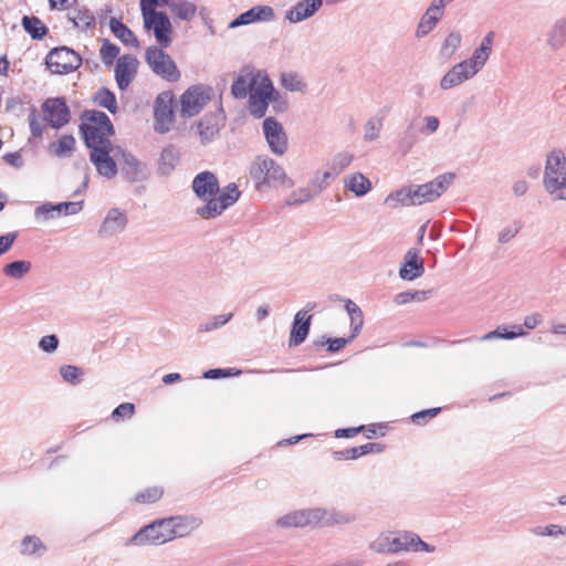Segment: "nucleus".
I'll list each match as a JSON object with an SVG mask.
<instances>
[{
  "mask_svg": "<svg viewBox=\"0 0 566 566\" xmlns=\"http://www.w3.org/2000/svg\"><path fill=\"white\" fill-rule=\"evenodd\" d=\"M169 523L170 522H168L167 518L156 521L145 526L137 534H135L132 538V542L138 545H160L166 542L172 541L174 535L172 531H170Z\"/></svg>",
  "mask_w": 566,
  "mask_h": 566,
  "instance_id": "nucleus-12",
  "label": "nucleus"
},
{
  "mask_svg": "<svg viewBox=\"0 0 566 566\" xmlns=\"http://www.w3.org/2000/svg\"><path fill=\"white\" fill-rule=\"evenodd\" d=\"M365 431V426H360L357 428H345V429H337L335 432V436L337 438H353L359 432Z\"/></svg>",
  "mask_w": 566,
  "mask_h": 566,
  "instance_id": "nucleus-58",
  "label": "nucleus"
},
{
  "mask_svg": "<svg viewBox=\"0 0 566 566\" xmlns=\"http://www.w3.org/2000/svg\"><path fill=\"white\" fill-rule=\"evenodd\" d=\"M541 322V316L538 314H534L531 316H527L524 319V326L528 329H533L537 326V324Z\"/></svg>",
  "mask_w": 566,
  "mask_h": 566,
  "instance_id": "nucleus-63",
  "label": "nucleus"
},
{
  "mask_svg": "<svg viewBox=\"0 0 566 566\" xmlns=\"http://www.w3.org/2000/svg\"><path fill=\"white\" fill-rule=\"evenodd\" d=\"M544 186L549 193L566 188V157L560 149H554L547 156Z\"/></svg>",
  "mask_w": 566,
  "mask_h": 566,
  "instance_id": "nucleus-9",
  "label": "nucleus"
},
{
  "mask_svg": "<svg viewBox=\"0 0 566 566\" xmlns=\"http://www.w3.org/2000/svg\"><path fill=\"white\" fill-rule=\"evenodd\" d=\"M460 43L461 35L459 33H450L442 45V53L451 55L458 49Z\"/></svg>",
  "mask_w": 566,
  "mask_h": 566,
  "instance_id": "nucleus-48",
  "label": "nucleus"
},
{
  "mask_svg": "<svg viewBox=\"0 0 566 566\" xmlns=\"http://www.w3.org/2000/svg\"><path fill=\"white\" fill-rule=\"evenodd\" d=\"M4 160L14 167H19L21 165V155L19 153H10L4 156Z\"/></svg>",
  "mask_w": 566,
  "mask_h": 566,
  "instance_id": "nucleus-62",
  "label": "nucleus"
},
{
  "mask_svg": "<svg viewBox=\"0 0 566 566\" xmlns=\"http://www.w3.org/2000/svg\"><path fill=\"white\" fill-rule=\"evenodd\" d=\"M163 495L164 489L161 486H150L137 493L134 501L140 504H153L158 502Z\"/></svg>",
  "mask_w": 566,
  "mask_h": 566,
  "instance_id": "nucleus-37",
  "label": "nucleus"
},
{
  "mask_svg": "<svg viewBox=\"0 0 566 566\" xmlns=\"http://www.w3.org/2000/svg\"><path fill=\"white\" fill-rule=\"evenodd\" d=\"M59 339L55 335H48L44 336L40 340V347L48 353H51L57 348Z\"/></svg>",
  "mask_w": 566,
  "mask_h": 566,
  "instance_id": "nucleus-54",
  "label": "nucleus"
},
{
  "mask_svg": "<svg viewBox=\"0 0 566 566\" xmlns=\"http://www.w3.org/2000/svg\"><path fill=\"white\" fill-rule=\"evenodd\" d=\"M174 94L171 92L160 93L154 103V128L157 133L169 132L175 124Z\"/></svg>",
  "mask_w": 566,
  "mask_h": 566,
  "instance_id": "nucleus-11",
  "label": "nucleus"
},
{
  "mask_svg": "<svg viewBox=\"0 0 566 566\" xmlns=\"http://www.w3.org/2000/svg\"><path fill=\"white\" fill-rule=\"evenodd\" d=\"M384 450V447L379 443L369 442L359 447L345 449L340 452L342 457L347 460H355L368 453H379Z\"/></svg>",
  "mask_w": 566,
  "mask_h": 566,
  "instance_id": "nucleus-32",
  "label": "nucleus"
},
{
  "mask_svg": "<svg viewBox=\"0 0 566 566\" xmlns=\"http://www.w3.org/2000/svg\"><path fill=\"white\" fill-rule=\"evenodd\" d=\"M170 522V531H172L174 539L185 537L191 534L199 525L198 520L182 516H174L167 518Z\"/></svg>",
  "mask_w": 566,
  "mask_h": 566,
  "instance_id": "nucleus-25",
  "label": "nucleus"
},
{
  "mask_svg": "<svg viewBox=\"0 0 566 566\" xmlns=\"http://www.w3.org/2000/svg\"><path fill=\"white\" fill-rule=\"evenodd\" d=\"M115 156L117 157L122 174L129 181H137L144 177V166L135 156L122 149H117Z\"/></svg>",
  "mask_w": 566,
  "mask_h": 566,
  "instance_id": "nucleus-17",
  "label": "nucleus"
},
{
  "mask_svg": "<svg viewBox=\"0 0 566 566\" xmlns=\"http://www.w3.org/2000/svg\"><path fill=\"white\" fill-rule=\"evenodd\" d=\"M322 6V0H304L297 3L287 14L292 22L302 21L311 17Z\"/></svg>",
  "mask_w": 566,
  "mask_h": 566,
  "instance_id": "nucleus-27",
  "label": "nucleus"
},
{
  "mask_svg": "<svg viewBox=\"0 0 566 566\" xmlns=\"http://www.w3.org/2000/svg\"><path fill=\"white\" fill-rule=\"evenodd\" d=\"M213 91L210 86L197 84L188 87L179 97V113L181 117L198 115L211 101Z\"/></svg>",
  "mask_w": 566,
  "mask_h": 566,
  "instance_id": "nucleus-7",
  "label": "nucleus"
},
{
  "mask_svg": "<svg viewBox=\"0 0 566 566\" xmlns=\"http://www.w3.org/2000/svg\"><path fill=\"white\" fill-rule=\"evenodd\" d=\"M493 39H494V32H489L485 38L482 40L481 42V51H488L491 53L492 51V44H493Z\"/></svg>",
  "mask_w": 566,
  "mask_h": 566,
  "instance_id": "nucleus-61",
  "label": "nucleus"
},
{
  "mask_svg": "<svg viewBox=\"0 0 566 566\" xmlns=\"http://www.w3.org/2000/svg\"><path fill=\"white\" fill-rule=\"evenodd\" d=\"M312 522L311 513L307 511L291 512L276 521L281 527H305Z\"/></svg>",
  "mask_w": 566,
  "mask_h": 566,
  "instance_id": "nucleus-29",
  "label": "nucleus"
},
{
  "mask_svg": "<svg viewBox=\"0 0 566 566\" xmlns=\"http://www.w3.org/2000/svg\"><path fill=\"white\" fill-rule=\"evenodd\" d=\"M193 192L207 203L198 208L197 213L203 219H212L220 216L227 208L235 203L240 191L235 184L228 185L221 192L219 181L211 171L198 174L192 181Z\"/></svg>",
  "mask_w": 566,
  "mask_h": 566,
  "instance_id": "nucleus-1",
  "label": "nucleus"
},
{
  "mask_svg": "<svg viewBox=\"0 0 566 566\" xmlns=\"http://www.w3.org/2000/svg\"><path fill=\"white\" fill-rule=\"evenodd\" d=\"M524 335V332L521 327H517V331H513V332H500V329H496V331H493V332H490L488 334H485L482 339H492L494 337H502V338H506V339H512V338H515L517 336H522Z\"/></svg>",
  "mask_w": 566,
  "mask_h": 566,
  "instance_id": "nucleus-52",
  "label": "nucleus"
},
{
  "mask_svg": "<svg viewBox=\"0 0 566 566\" xmlns=\"http://www.w3.org/2000/svg\"><path fill=\"white\" fill-rule=\"evenodd\" d=\"M67 19L81 31L94 29L96 25L94 11L85 4L72 7L67 12Z\"/></svg>",
  "mask_w": 566,
  "mask_h": 566,
  "instance_id": "nucleus-18",
  "label": "nucleus"
},
{
  "mask_svg": "<svg viewBox=\"0 0 566 566\" xmlns=\"http://www.w3.org/2000/svg\"><path fill=\"white\" fill-rule=\"evenodd\" d=\"M423 262L419 253L415 249H410L406 255L403 264L400 268L399 274L403 280H415L423 274Z\"/></svg>",
  "mask_w": 566,
  "mask_h": 566,
  "instance_id": "nucleus-22",
  "label": "nucleus"
},
{
  "mask_svg": "<svg viewBox=\"0 0 566 566\" xmlns=\"http://www.w3.org/2000/svg\"><path fill=\"white\" fill-rule=\"evenodd\" d=\"M534 533L539 536H558L565 534L566 528L563 530V527L559 525L551 524L544 527L536 528Z\"/></svg>",
  "mask_w": 566,
  "mask_h": 566,
  "instance_id": "nucleus-51",
  "label": "nucleus"
},
{
  "mask_svg": "<svg viewBox=\"0 0 566 566\" xmlns=\"http://www.w3.org/2000/svg\"><path fill=\"white\" fill-rule=\"evenodd\" d=\"M166 48L159 45H150L145 51V61L153 73L163 80L175 83L181 77L174 59L165 52Z\"/></svg>",
  "mask_w": 566,
  "mask_h": 566,
  "instance_id": "nucleus-6",
  "label": "nucleus"
},
{
  "mask_svg": "<svg viewBox=\"0 0 566 566\" xmlns=\"http://www.w3.org/2000/svg\"><path fill=\"white\" fill-rule=\"evenodd\" d=\"M428 297V292L426 291H415V292H403L399 293L395 297V302L399 305L407 304L409 302H421Z\"/></svg>",
  "mask_w": 566,
  "mask_h": 566,
  "instance_id": "nucleus-44",
  "label": "nucleus"
},
{
  "mask_svg": "<svg viewBox=\"0 0 566 566\" xmlns=\"http://www.w3.org/2000/svg\"><path fill=\"white\" fill-rule=\"evenodd\" d=\"M250 175L256 186L269 185H291L290 178L286 176L281 166L266 157H258L250 167Z\"/></svg>",
  "mask_w": 566,
  "mask_h": 566,
  "instance_id": "nucleus-8",
  "label": "nucleus"
},
{
  "mask_svg": "<svg viewBox=\"0 0 566 566\" xmlns=\"http://www.w3.org/2000/svg\"><path fill=\"white\" fill-rule=\"evenodd\" d=\"M312 316L307 314V311H298L295 314L290 340V346L301 345L308 335Z\"/></svg>",
  "mask_w": 566,
  "mask_h": 566,
  "instance_id": "nucleus-21",
  "label": "nucleus"
},
{
  "mask_svg": "<svg viewBox=\"0 0 566 566\" xmlns=\"http://www.w3.org/2000/svg\"><path fill=\"white\" fill-rule=\"evenodd\" d=\"M94 102L109 111L112 114L117 112V102L115 95L107 88H101L94 96Z\"/></svg>",
  "mask_w": 566,
  "mask_h": 566,
  "instance_id": "nucleus-36",
  "label": "nucleus"
},
{
  "mask_svg": "<svg viewBox=\"0 0 566 566\" xmlns=\"http://www.w3.org/2000/svg\"><path fill=\"white\" fill-rule=\"evenodd\" d=\"M263 130L271 150L277 155L284 154L287 148V138L282 125L269 117L263 122Z\"/></svg>",
  "mask_w": 566,
  "mask_h": 566,
  "instance_id": "nucleus-16",
  "label": "nucleus"
},
{
  "mask_svg": "<svg viewBox=\"0 0 566 566\" xmlns=\"http://www.w3.org/2000/svg\"><path fill=\"white\" fill-rule=\"evenodd\" d=\"M109 25H111V30L114 33V35L118 40H120L124 44L130 45L134 48L139 46L138 39L134 34V32L127 25H125L123 22H120L119 20H116V19H112Z\"/></svg>",
  "mask_w": 566,
  "mask_h": 566,
  "instance_id": "nucleus-31",
  "label": "nucleus"
},
{
  "mask_svg": "<svg viewBox=\"0 0 566 566\" xmlns=\"http://www.w3.org/2000/svg\"><path fill=\"white\" fill-rule=\"evenodd\" d=\"M345 308L350 317L352 323V335L350 339H354L360 332L363 324H364V317L363 312L358 307L357 304H355L353 301L348 300L345 304Z\"/></svg>",
  "mask_w": 566,
  "mask_h": 566,
  "instance_id": "nucleus-34",
  "label": "nucleus"
},
{
  "mask_svg": "<svg viewBox=\"0 0 566 566\" xmlns=\"http://www.w3.org/2000/svg\"><path fill=\"white\" fill-rule=\"evenodd\" d=\"M489 56L490 52L481 51V48L479 46L468 62L471 67H474V72L476 73L485 64Z\"/></svg>",
  "mask_w": 566,
  "mask_h": 566,
  "instance_id": "nucleus-47",
  "label": "nucleus"
},
{
  "mask_svg": "<svg viewBox=\"0 0 566 566\" xmlns=\"http://www.w3.org/2000/svg\"><path fill=\"white\" fill-rule=\"evenodd\" d=\"M231 93L235 98H244L249 94L250 113L261 118L265 115L275 91L265 73L244 69L233 82Z\"/></svg>",
  "mask_w": 566,
  "mask_h": 566,
  "instance_id": "nucleus-2",
  "label": "nucleus"
},
{
  "mask_svg": "<svg viewBox=\"0 0 566 566\" xmlns=\"http://www.w3.org/2000/svg\"><path fill=\"white\" fill-rule=\"evenodd\" d=\"M127 218L124 212L118 209H112L106 216L101 232L104 234H114L125 228Z\"/></svg>",
  "mask_w": 566,
  "mask_h": 566,
  "instance_id": "nucleus-28",
  "label": "nucleus"
},
{
  "mask_svg": "<svg viewBox=\"0 0 566 566\" xmlns=\"http://www.w3.org/2000/svg\"><path fill=\"white\" fill-rule=\"evenodd\" d=\"M475 74L474 67H471L468 61L454 65L441 80V87L449 90L460 85Z\"/></svg>",
  "mask_w": 566,
  "mask_h": 566,
  "instance_id": "nucleus-19",
  "label": "nucleus"
},
{
  "mask_svg": "<svg viewBox=\"0 0 566 566\" xmlns=\"http://www.w3.org/2000/svg\"><path fill=\"white\" fill-rule=\"evenodd\" d=\"M566 33V21H562L559 24H557L552 33L551 36V44L553 46H558L562 44L564 36Z\"/></svg>",
  "mask_w": 566,
  "mask_h": 566,
  "instance_id": "nucleus-53",
  "label": "nucleus"
},
{
  "mask_svg": "<svg viewBox=\"0 0 566 566\" xmlns=\"http://www.w3.org/2000/svg\"><path fill=\"white\" fill-rule=\"evenodd\" d=\"M44 549L42 542L35 536H27L21 544V552L24 555H33Z\"/></svg>",
  "mask_w": 566,
  "mask_h": 566,
  "instance_id": "nucleus-43",
  "label": "nucleus"
},
{
  "mask_svg": "<svg viewBox=\"0 0 566 566\" xmlns=\"http://www.w3.org/2000/svg\"><path fill=\"white\" fill-rule=\"evenodd\" d=\"M22 25L33 39H42L48 33V28L36 17H23Z\"/></svg>",
  "mask_w": 566,
  "mask_h": 566,
  "instance_id": "nucleus-35",
  "label": "nucleus"
},
{
  "mask_svg": "<svg viewBox=\"0 0 566 566\" xmlns=\"http://www.w3.org/2000/svg\"><path fill=\"white\" fill-rule=\"evenodd\" d=\"M527 182L525 180H520L517 182H515L514 187H513V191L516 196H523L524 193H526L527 191Z\"/></svg>",
  "mask_w": 566,
  "mask_h": 566,
  "instance_id": "nucleus-64",
  "label": "nucleus"
},
{
  "mask_svg": "<svg viewBox=\"0 0 566 566\" xmlns=\"http://www.w3.org/2000/svg\"><path fill=\"white\" fill-rule=\"evenodd\" d=\"M90 159L95 166L97 172L108 179H112L117 174V163L115 154L111 156L114 150L113 145H102L90 148Z\"/></svg>",
  "mask_w": 566,
  "mask_h": 566,
  "instance_id": "nucleus-13",
  "label": "nucleus"
},
{
  "mask_svg": "<svg viewBox=\"0 0 566 566\" xmlns=\"http://www.w3.org/2000/svg\"><path fill=\"white\" fill-rule=\"evenodd\" d=\"M75 138L72 135H63L49 145V151L56 157L70 156L75 149Z\"/></svg>",
  "mask_w": 566,
  "mask_h": 566,
  "instance_id": "nucleus-30",
  "label": "nucleus"
},
{
  "mask_svg": "<svg viewBox=\"0 0 566 566\" xmlns=\"http://www.w3.org/2000/svg\"><path fill=\"white\" fill-rule=\"evenodd\" d=\"M139 61L130 54L117 59L114 73L119 90L125 91L137 75Z\"/></svg>",
  "mask_w": 566,
  "mask_h": 566,
  "instance_id": "nucleus-15",
  "label": "nucleus"
},
{
  "mask_svg": "<svg viewBox=\"0 0 566 566\" xmlns=\"http://www.w3.org/2000/svg\"><path fill=\"white\" fill-rule=\"evenodd\" d=\"M76 2L77 0H49L51 9L61 11L70 10Z\"/></svg>",
  "mask_w": 566,
  "mask_h": 566,
  "instance_id": "nucleus-57",
  "label": "nucleus"
},
{
  "mask_svg": "<svg viewBox=\"0 0 566 566\" xmlns=\"http://www.w3.org/2000/svg\"><path fill=\"white\" fill-rule=\"evenodd\" d=\"M168 8L175 18L191 21L197 15V4L189 0L168 1Z\"/></svg>",
  "mask_w": 566,
  "mask_h": 566,
  "instance_id": "nucleus-26",
  "label": "nucleus"
},
{
  "mask_svg": "<svg viewBox=\"0 0 566 566\" xmlns=\"http://www.w3.org/2000/svg\"><path fill=\"white\" fill-rule=\"evenodd\" d=\"M15 238V233H7L4 235H0V255L10 250Z\"/></svg>",
  "mask_w": 566,
  "mask_h": 566,
  "instance_id": "nucleus-55",
  "label": "nucleus"
},
{
  "mask_svg": "<svg viewBox=\"0 0 566 566\" xmlns=\"http://www.w3.org/2000/svg\"><path fill=\"white\" fill-rule=\"evenodd\" d=\"M42 113L44 120L54 128L66 125L71 117L66 102L61 97H52L44 101L42 104Z\"/></svg>",
  "mask_w": 566,
  "mask_h": 566,
  "instance_id": "nucleus-14",
  "label": "nucleus"
},
{
  "mask_svg": "<svg viewBox=\"0 0 566 566\" xmlns=\"http://www.w3.org/2000/svg\"><path fill=\"white\" fill-rule=\"evenodd\" d=\"M391 544L397 547V553L402 551L413 552H433L434 547L430 546L426 542L411 532H403L397 537H392Z\"/></svg>",
  "mask_w": 566,
  "mask_h": 566,
  "instance_id": "nucleus-20",
  "label": "nucleus"
},
{
  "mask_svg": "<svg viewBox=\"0 0 566 566\" xmlns=\"http://www.w3.org/2000/svg\"><path fill=\"white\" fill-rule=\"evenodd\" d=\"M168 4L166 0H139V8L145 32L154 36L157 45L169 48L175 38V29L170 18L157 8Z\"/></svg>",
  "mask_w": 566,
  "mask_h": 566,
  "instance_id": "nucleus-3",
  "label": "nucleus"
},
{
  "mask_svg": "<svg viewBox=\"0 0 566 566\" xmlns=\"http://www.w3.org/2000/svg\"><path fill=\"white\" fill-rule=\"evenodd\" d=\"M442 13L443 9L441 6L432 3L419 22L417 35L423 36L428 34L436 27L437 22L442 17Z\"/></svg>",
  "mask_w": 566,
  "mask_h": 566,
  "instance_id": "nucleus-24",
  "label": "nucleus"
},
{
  "mask_svg": "<svg viewBox=\"0 0 566 566\" xmlns=\"http://www.w3.org/2000/svg\"><path fill=\"white\" fill-rule=\"evenodd\" d=\"M392 537L380 535L371 543V549L380 554H396L397 547L391 544Z\"/></svg>",
  "mask_w": 566,
  "mask_h": 566,
  "instance_id": "nucleus-42",
  "label": "nucleus"
},
{
  "mask_svg": "<svg viewBox=\"0 0 566 566\" xmlns=\"http://www.w3.org/2000/svg\"><path fill=\"white\" fill-rule=\"evenodd\" d=\"M453 174H443L432 181L420 185L416 188H403L397 191V199L403 206H420L438 199L453 182Z\"/></svg>",
  "mask_w": 566,
  "mask_h": 566,
  "instance_id": "nucleus-5",
  "label": "nucleus"
},
{
  "mask_svg": "<svg viewBox=\"0 0 566 566\" xmlns=\"http://www.w3.org/2000/svg\"><path fill=\"white\" fill-rule=\"evenodd\" d=\"M60 374L63 379L71 384H77L80 381V377L82 376V371L80 368L73 365L62 366L60 369Z\"/></svg>",
  "mask_w": 566,
  "mask_h": 566,
  "instance_id": "nucleus-46",
  "label": "nucleus"
},
{
  "mask_svg": "<svg viewBox=\"0 0 566 566\" xmlns=\"http://www.w3.org/2000/svg\"><path fill=\"white\" fill-rule=\"evenodd\" d=\"M75 207V203L73 202H65V203H60L57 206H41L36 209V213L40 214V213H43V214H49L53 211H57L59 213H62L64 212L65 214L69 213V209L71 208H74Z\"/></svg>",
  "mask_w": 566,
  "mask_h": 566,
  "instance_id": "nucleus-49",
  "label": "nucleus"
},
{
  "mask_svg": "<svg viewBox=\"0 0 566 566\" xmlns=\"http://www.w3.org/2000/svg\"><path fill=\"white\" fill-rule=\"evenodd\" d=\"M520 227L514 224L512 227H509L503 232L500 233V241L501 242H507L510 239L516 235L518 232Z\"/></svg>",
  "mask_w": 566,
  "mask_h": 566,
  "instance_id": "nucleus-60",
  "label": "nucleus"
},
{
  "mask_svg": "<svg viewBox=\"0 0 566 566\" xmlns=\"http://www.w3.org/2000/svg\"><path fill=\"white\" fill-rule=\"evenodd\" d=\"M135 413V406L130 402H124L117 406L112 412L114 421H120L125 418H130Z\"/></svg>",
  "mask_w": 566,
  "mask_h": 566,
  "instance_id": "nucleus-45",
  "label": "nucleus"
},
{
  "mask_svg": "<svg viewBox=\"0 0 566 566\" xmlns=\"http://www.w3.org/2000/svg\"><path fill=\"white\" fill-rule=\"evenodd\" d=\"M380 125V123L369 120L365 126V138L370 140L377 138Z\"/></svg>",
  "mask_w": 566,
  "mask_h": 566,
  "instance_id": "nucleus-56",
  "label": "nucleus"
},
{
  "mask_svg": "<svg viewBox=\"0 0 566 566\" xmlns=\"http://www.w3.org/2000/svg\"><path fill=\"white\" fill-rule=\"evenodd\" d=\"M80 130L88 148L112 144L113 124L103 112L95 109L85 111L81 115Z\"/></svg>",
  "mask_w": 566,
  "mask_h": 566,
  "instance_id": "nucleus-4",
  "label": "nucleus"
},
{
  "mask_svg": "<svg viewBox=\"0 0 566 566\" xmlns=\"http://www.w3.org/2000/svg\"><path fill=\"white\" fill-rule=\"evenodd\" d=\"M346 187L356 196H364L371 189V182L364 175L354 174L346 179Z\"/></svg>",
  "mask_w": 566,
  "mask_h": 566,
  "instance_id": "nucleus-33",
  "label": "nucleus"
},
{
  "mask_svg": "<svg viewBox=\"0 0 566 566\" xmlns=\"http://www.w3.org/2000/svg\"><path fill=\"white\" fill-rule=\"evenodd\" d=\"M99 55L104 65L106 67H111L114 64V61L118 59L119 48L111 43L108 40H104L99 50Z\"/></svg>",
  "mask_w": 566,
  "mask_h": 566,
  "instance_id": "nucleus-38",
  "label": "nucleus"
},
{
  "mask_svg": "<svg viewBox=\"0 0 566 566\" xmlns=\"http://www.w3.org/2000/svg\"><path fill=\"white\" fill-rule=\"evenodd\" d=\"M281 84L284 88L289 91H303L305 88V83L302 77L294 72H285L281 75Z\"/></svg>",
  "mask_w": 566,
  "mask_h": 566,
  "instance_id": "nucleus-41",
  "label": "nucleus"
},
{
  "mask_svg": "<svg viewBox=\"0 0 566 566\" xmlns=\"http://www.w3.org/2000/svg\"><path fill=\"white\" fill-rule=\"evenodd\" d=\"M440 411H441L440 408L426 409V410L413 413L411 416V419L417 424H423V423H426L427 419H431V418L436 417L437 415H439Z\"/></svg>",
  "mask_w": 566,
  "mask_h": 566,
  "instance_id": "nucleus-50",
  "label": "nucleus"
},
{
  "mask_svg": "<svg viewBox=\"0 0 566 566\" xmlns=\"http://www.w3.org/2000/svg\"><path fill=\"white\" fill-rule=\"evenodd\" d=\"M273 18V9L271 7H254L249 11L240 14L235 20L230 23L231 28L242 24H249L259 20H270Z\"/></svg>",
  "mask_w": 566,
  "mask_h": 566,
  "instance_id": "nucleus-23",
  "label": "nucleus"
},
{
  "mask_svg": "<svg viewBox=\"0 0 566 566\" xmlns=\"http://www.w3.org/2000/svg\"><path fill=\"white\" fill-rule=\"evenodd\" d=\"M349 340H352L350 337L349 338L339 337V338L329 339L328 340V350L332 353L338 352L342 348H344Z\"/></svg>",
  "mask_w": 566,
  "mask_h": 566,
  "instance_id": "nucleus-59",
  "label": "nucleus"
},
{
  "mask_svg": "<svg viewBox=\"0 0 566 566\" xmlns=\"http://www.w3.org/2000/svg\"><path fill=\"white\" fill-rule=\"evenodd\" d=\"M81 56L73 50L55 48L46 56L48 69L54 74H67L80 67Z\"/></svg>",
  "mask_w": 566,
  "mask_h": 566,
  "instance_id": "nucleus-10",
  "label": "nucleus"
},
{
  "mask_svg": "<svg viewBox=\"0 0 566 566\" xmlns=\"http://www.w3.org/2000/svg\"><path fill=\"white\" fill-rule=\"evenodd\" d=\"M31 269V263L28 261H14L3 268V273L12 279H21Z\"/></svg>",
  "mask_w": 566,
  "mask_h": 566,
  "instance_id": "nucleus-39",
  "label": "nucleus"
},
{
  "mask_svg": "<svg viewBox=\"0 0 566 566\" xmlns=\"http://www.w3.org/2000/svg\"><path fill=\"white\" fill-rule=\"evenodd\" d=\"M198 130L203 140H210L219 133V126L213 118L205 117L198 123Z\"/></svg>",
  "mask_w": 566,
  "mask_h": 566,
  "instance_id": "nucleus-40",
  "label": "nucleus"
}]
</instances>
